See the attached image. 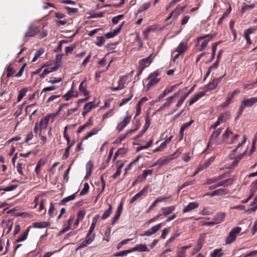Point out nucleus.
Here are the masks:
<instances>
[{"instance_id": "09e8293b", "label": "nucleus", "mask_w": 257, "mask_h": 257, "mask_svg": "<svg viewBox=\"0 0 257 257\" xmlns=\"http://www.w3.org/2000/svg\"><path fill=\"white\" fill-rule=\"evenodd\" d=\"M215 159L214 156H212L208 158L206 161H205L203 164L204 165L205 167L207 168L212 162L214 161Z\"/></svg>"}, {"instance_id": "f257e3e1", "label": "nucleus", "mask_w": 257, "mask_h": 257, "mask_svg": "<svg viewBox=\"0 0 257 257\" xmlns=\"http://www.w3.org/2000/svg\"><path fill=\"white\" fill-rule=\"evenodd\" d=\"M242 228L240 227L237 226L233 228L229 232L227 237L225 239V243L226 244H230L236 239L237 234L240 232Z\"/></svg>"}, {"instance_id": "864d4df0", "label": "nucleus", "mask_w": 257, "mask_h": 257, "mask_svg": "<svg viewBox=\"0 0 257 257\" xmlns=\"http://www.w3.org/2000/svg\"><path fill=\"white\" fill-rule=\"evenodd\" d=\"M123 17L124 16L123 15H119L116 16V17H113L111 20L112 23L114 24H117L119 21L121 20L122 18H123Z\"/></svg>"}, {"instance_id": "13d9d810", "label": "nucleus", "mask_w": 257, "mask_h": 257, "mask_svg": "<svg viewBox=\"0 0 257 257\" xmlns=\"http://www.w3.org/2000/svg\"><path fill=\"white\" fill-rule=\"evenodd\" d=\"M194 122L193 119L191 120L190 121L186 123H184L181 126V128L182 130H185L188 127H189Z\"/></svg>"}, {"instance_id": "9d476101", "label": "nucleus", "mask_w": 257, "mask_h": 257, "mask_svg": "<svg viewBox=\"0 0 257 257\" xmlns=\"http://www.w3.org/2000/svg\"><path fill=\"white\" fill-rule=\"evenodd\" d=\"M242 104L246 107H251L256 102H257V97H251L247 99H244L241 101Z\"/></svg>"}, {"instance_id": "bb28decb", "label": "nucleus", "mask_w": 257, "mask_h": 257, "mask_svg": "<svg viewBox=\"0 0 257 257\" xmlns=\"http://www.w3.org/2000/svg\"><path fill=\"white\" fill-rule=\"evenodd\" d=\"M57 69H58V67L56 66H54V67L49 68L45 69L43 71L42 73L40 75V77L44 78L46 75L48 74L49 73H50L52 72L56 71L57 70Z\"/></svg>"}, {"instance_id": "a18cd8bd", "label": "nucleus", "mask_w": 257, "mask_h": 257, "mask_svg": "<svg viewBox=\"0 0 257 257\" xmlns=\"http://www.w3.org/2000/svg\"><path fill=\"white\" fill-rule=\"evenodd\" d=\"M207 39L205 40L201 44V47L199 49V51H201L205 49L206 46L208 45V42L212 39H210V38H207Z\"/></svg>"}, {"instance_id": "de8ad7c7", "label": "nucleus", "mask_w": 257, "mask_h": 257, "mask_svg": "<svg viewBox=\"0 0 257 257\" xmlns=\"http://www.w3.org/2000/svg\"><path fill=\"white\" fill-rule=\"evenodd\" d=\"M167 144H166L165 143H162L160 145L157 147V148H156L155 150H154L153 152H159V151H161L164 149H165L166 148H167Z\"/></svg>"}, {"instance_id": "5fc2aeb1", "label": "nucleus", "mask_w": 257, "mask_h": 257, "mask_svg": "<svg viewBox=\"0 0 257 257\" xmlns=\"http://www.w3.org/2000/svg\"><path fill=\"white\" fill-rule=\"evenodd\" d=\"M125 151L124 148H120L115 153L114 155L113 159H115L116 157L119 155H123L125 154Z\"/></svg>"}, {"instance_id": "0eeeda50", "label": "nucleus", "mask_w": 257, "mask_h": 257, "mask_svg": "<svg viewBox=\"0 0 257 257\" xmlns=\"http://www.w3.org/2000/svg\"><path fill=\"white\" fill-rule=\"evenodd\" d=\"M161 226V223L158 224L156 225L153 226L151 228L145 231L144 233L142 235V236H151L156 232H157Z\"/></svg>"}, {"instance_id": "ea45409f", "label": "nucleus", "mask_w": 257, "mask_h": 257, "mask_svg": "<svg viewBox=\"0 0 257 257\" xmlns=\"http://www.w3.org/2000/svg\"><path fill=\"white\" fill-rule=\"evenodd\" d=\"M44 52V50L43 48L39 49L35 54L34 57L33 58L32 62H35L38 58Z\"/></svg>"}, {"instance_id": "72a5a7b5", "label": "nucleus", "mask_w": 257, "mask_h": 257, "mask_svg": "<svg viewBox=\"0 0 257 257\" xmlns=\"http://www.w3.org/2000/svg\"><path fill=\"white\" fill-rule=\"evenodd\" d=\"M233 98V97L232 96V95H230L229 93H228L226 101L222 103L220 105V106L222 108L227 107L230 104Z\"/></svg>"}, {"instance_id": "6e6d98bb", "label": "nucleus", "mask_w": 257, "mask_h": 257, "mask_svg": "<svg viewBox=\"0 0 257 257\" xmlns=\"http://www.w3.org/2000/svg\"><path fill=\"white\" fill-rule=\"evenodd\" d=\"M7 71H8V73L7 74V77H10L13 76V75L15 73V71L11 67V65H9V66L8 67Z\"/></svg>"}, {"instance_id": "c03bdc74", "label": "nucleus", "mask_w": 257, "mask_h": 257, "mask_svg": "<svg viewBox=\"0 0 257 257\" xmlns=\"http://www.w3.org/2000/svg\"><path fill=\"white\" fill-rule=\"evenodd\" d=\"M221 251V249H216L213 250L211 254V257H221L222 255V253H220Z\"/></svg>"}, {"instance_id": "4be33fe9", "label": "nucleus", "mask_w": 257, "mask_h": 257, "mask_svg": "<svg viewBox=\"0 0 257 257\" xmlns=\"http://www.w3.org/2000/svg\"><path fill=\"white\" fill-rule=\"evenodd\" d=\"M185 7H177L172 12V15H173V18H176L181 14H182L185 9Z\"/></svg>"}, {"instance_id": "9b49d317", "label": "nucleus", "mask_w": 257, "mask_h": 257, "mask_svg": "<svg viewBox=\"0 0 257 257\" xmlns=\"http://www.w3.org/2000/svg\"><path fill=\"white\" fill-rule=\"evenodd\" d=\"M199 206V203L197 202H192L186 205L182 210L183 213H186L192 210L196 209Z\"/></svg>"}, {"instance_id": "052dcab7", "label": "nucleus", "mask_w": 257, "mask_h": 257, "mask_svg": "<svg viewBox=\"0 0 257 257\" xmlns=\"http://www.w3.org/2000/svg\"><path fill=\"white\" fill-rule=\"evenodd\" d=\"M55 210L54 205L52 202H51L50 204V207L48 210V214L50 216H53V213H54V211Z\"/></svg>"}, {"instance_id": "a878e982", "label": "nucleus", "mask_w": 257, "mask_h": 257, "mask_svg": "<svg viewBox=\"0 0 257 257\" xmlns=\"http://www.w3.org/2000/svg\"><path fill=\"white\" fill-rule=\"evenodd\" d=\"M31 226H29L22 235V236L19 237L16 241V242H20L25 240L28 235L29 232L30 230Z\"/></svg>"}, {"instance_id": "37998d69", "label": "nucleus", "mask_w": 257, "mask_h": 257, "mask_svg": "<svg viewBox=\"0 0 257 257\" xmlns=\"http://www.w3.org/2000/svg\"><path fill=\"white\" fill-rule=\"evenodd\" d=\"M169 91H167L166 89L163 91V92L161 93L158 98L154 101V102H157L160 101L162 98H163L167 94H168Z\"/></svg>"}, {"instance_id": "f704fd0d", "label": "nucleus", "mask_w": 257, "mask_h": 257, "mask_svg": "<svg viewBox=\"0 0 257 257\" xmlns=\"http://www.w3.org/2000/svg\"><path fill=\"white\" fill-rule=\"evenodd\" d=\"M97 106V105H95L94 104V102L93 101L89 102L88 103H87L85 104L84 106V109L86 110V111H90L92 108H95Z\"/></svg>"}, {"instance_id": "39448f33", "label": "nucleus", "mask_w": 257, "mask_h": 257, "mask_svg": "<svg viewBox=\"0 0 257 257\" xmlns=\"http://www.w3.org/2000/svg\"><path fill=\"white\" fill-rule=\"evenodd\" d=\"M38 33V28L33 25H31L29 27L28 31L25 34L24 37L25 38L34 37Z\"/></svg>"}, {"instance_id": "2eb2a0df", "label": "nucleus", "mask_w": 257, "mask_h": 257, "mask_svg": "<svg viewBox=\"0 0 257 257\" xmlns=\"http://www.w3.org/2000/svg\"><path fill=\"white\" fill-rule=\"evenodd\" d=\"M148 188V186L145 187L141 191L134 196L130 201V203H133L141 196H142L147 192Z\"/></svg>"}, {"instance_id": "f3484780", "label": "nucleus", "mask_w": 257, "mask_h": 257, "mask_svg": "<svg viewBox=\"0 0 257 257\" xmlns=\"http://www.w3.org/2000/svg\"><path fill=\"white\" fill-rule=\"evenodd\" d=\"M188 49V46L186 43L184 42H181L176 48V51L181 54Z\"/></svg>"}, {"instance_id": "4468645a", "label": "nucleus", "mask_w": 257, "mask_h": 257, "mask_svg": "<svg viewBox=\"0 0 257 257\" xmlns=\"http://www.w3.org/2000/svg\"><path fill=\"white\" fill-rule=\"evenodd\" d=\"M225 213L224 212H218L213 217V220L215 223L218 224L222 222L225 217Z\"/></svg>"}, {"instance_id": "6e6552de", "label": "nucleus", "mask_w": 257, "mask_h": 257, "mask_svg": "<svg viewBox=\"0 0 257 257\" xmlns=\"http://www.w3.org/2000/svg\"><path fill=\"white\" fill-rule=\"evenodd\" d=\"M221 128H218L216 130L213 131L210 137V139L209 142L207 144V148L213 142H214L217 137L220 135L222 132Z\"/></svg>"}, {"instance_id": "20e7f679", "label": "nucleus", "mask_w": 257, "mask_h": 257, "mask_svg": "<svg viewBox=\"0 0 257 257\" xmlns=\"http://www.w3.org/2000/svg\"><path fill=\"white\" fill-rule=\"evenodd\" d=\"M152 54H150L148 57L140 60L139 62V68L145 69L146 67H148L152 62L153 60L151 59Z\"/></svg>"}, {"instance_id": "f8f14e48", "label": "nucleus", "mask_w": 257, "mask_h": 257, "mask_svg": "<svg viewBox=\"0 0 257 257\" xmlns=\"http://www.w3.org/2000/svg\"><path fill=\"white\" fill-rule=\"evenodd\" d=\"M150 125V122L149 117L148 115H147L145 118V123L143 126V128L142 129L141 132L136 137V139H139L140 138H141L144 135V134L146 132L147 129L149 128Z\"/></svg>"}, {"instance_id": "8fccbe9b", "label": "nucleus", "mask_w": 257, "mask_h": 257, "mask_svg": "<svg viewBox=\"0 0 257 257\" xmlns=\"http://www.w3.org/2000/svg\"><path fill=\"white\" fill-rule=\"evenodd\" d=\"M133 97V94H131L130 96L128 98H123L121 99L120 102L119 104V106H122V105L126 104Z\"/></svg>"}, {"instance_id": "e2e57ef3", "label": "nucleus", "mask_w": 257, "mask_h": 257, "mask_svg": "<svg viewBox=\"0 0 257 257\" xmlns=\"http://www.w3.org/2000/svg\"><path fill=\"white\" fill-rule=\"evenodd\" d=\"M152 170H144L143 173V177L144 179H145L147 176L152 175Z\"/></svg>"}, {"instance_id": "bf43d9fd", "label": "nucleus", "mask_w": 257, "mask_h": 257, "mask_svg": "<svg viewBox=\"0 0 257 257\" xmlns=\"http://www.w3.org/2000/svg\"><path fill=\"white\" fill-rule=\"evenodd\" d=\"M103 16V12H101L98 13H93L91 14V15L89 17V19L91 18H101Z\"/></svg>"}, {"instance_id": "aec40b11", "label": "nucleus", "mask_w": 257, "mask_h": 257, "mask_svg": "<svg viewBox=\"0 0 257 257\" xmlns=\"http://www.w3.org/2000/svg\"><path fill=\"white\" fill-rule=\"evenodd\" d=\"M205 95V92H200L193 95V96L190 99L189 101V105H191L194 103L196 102L200 97Z\"/></svg>"}, {"instance_id": "a211bd4d", "label": "nucleus", "mask_w": 257, "mask_h": 257, "mask_svg": "<svg viewBox=\"0 0 257 257\" xmlns=\"http://www.w3.org/2000/svg\"><path fill=\"white\" fill-rule=\"evenodd\" d=\"M50 225V223L47 221L37 222L33 223L32 226L34 228H43L47 227Z\"/></svg>"}, {"instance_id": "f03ea898", "label": "nucleus", "mask_w": 257, "mask_h": 257, "mask_svg": "<svg viewBox=\"0 0 257 257\" xmlns=\"http://www.w3.org/2000/svg\"><path fill=\"white\" fill-rule=\"evenodd\" d=\"M176 154V152L174 153V154L167 156H164L160 158H159L153 165L152 166H155L157 165H158L160 167H162L163 166H165L167 165L168 163H169V162L175 159V155Z\"/></svg>"}, {"instance_id": "69168bd1", "label": "nucleus", "mask_w": 257, "mask_h": 257, "mask_svg": "<svg viewBox=\"0 0 257 257\" xmlns=\"http://www.w3.org/2000/svg\"><path fill=\"white\" fill-rule=\"evenodd\" d=\"M17 187H18L17 185H10V186H9L7 187L3 188L2 190L6 192L11 191L15 190Z\"/></svg>"}, {"instance_id": "ddd939ff", "label": "nucleus", "mask_w": 257, "mask_h": 257, "mask_svg": "<svg viewBox=\"0 0 257 257\" xmlns=\"http://www.w3.org/2000/svg\"><path fill=\"white\" fill-rule=\"evenodd\" d=\"M132 251H139V252H143V251H149V249L147 246L146 244H141L138 245H137L133 248H131Z\"/></svg>"}, {"instance_id": "58836bf2", "label": "nucleus", "mask_w": 257, "mask_h": 257, "mask_svg": "<svg viewBox=\"0 0 257 257\" xmlns=\"http://www.w3.org/2000/svg\"><path fill=\"white\" fill-rule=\"evenodd\" d=\"M131 248L130 249L121 251L118 252H116L114 254L115 256H126L128 253L132 252Z\"/></svg>"}, {"instance_id": "4d7b16f0", "label": "nucleus", "mask_w": 257, "mask_h": 257, "mask_svg": "<svg viewBox=\"0 0 257 257\" xmlns=\"http://www.w3.org/2000/svg\"><path fill=\"white\" fill-rule=\"evenodd\" d=\"M65 9L67 11L68 14L76 13L78 12V9L75 8H70L69 7H65Z\"/></svg>"}, {"instance_id": "a19ab883", "label": "nucleus", "mask_w": 257, "mask_h": 257, "mask_svg": "<svg viewBox=\"0 0 257 257\" xmlns=\"http://www.w3.org/2000/svg\"><path fill=\"white\" fill-rule=\"evenodd\" d=\"M105 41V39L103 36L97 37V41L95 43V44L97 46L101 47L104 44Z\"/></svg>"}, {"instance_id": "49530a36", "label": "nucleus", "mask_w": 257, "mask_h": 257, "mask_svg": "<svg viewBox=\"0 0 257 257\" xmlns=\"http://www.w3.org/2000/svg\"><path fill=\"white\" fill-rule=\"evenodd\" d=\"M232 133L230 131L228 128L226 130L225 132L223 134L222 137L223 141H225L226 139H228L229 135H232Z\"/></svg>"}, {"instance_id": "c756f323", "label": "nucleus", "mask_w": 257, "mask_h": 257, "mask_svg": "<svg viewBox=\"0 0 257 257\" xmlns=\"http://www.w3.org/2000/svg\"><path fill=\"white\" fill-rule=\"evenodd\" d=\"M76 197L75 193L63 198L60 202L61 205H64L67 202L73 200Z\"/></svg>"}, {"instance_id": "cd10ccee", "label": "nucleus", "mask_w": 257, "mask_h": 257, "mask_svg": "<svg viewBox=\"0 0 257 257\" xmlns=\"http://www.w3.org/2000/svg\"><path fill=\"white\" fill-rule=\"evenodd\" d=\"M95 237V233H92V231H88L85 240L88 242L89 243L91 244L94 240Z\"/></svg>"}, {"instance_id": "dca6fc26", "label": "nucleus", "mask_w": 257, "mask_h": 257, "mask_svg": "<svg viewBox=\"0 0 257 257\" xmlns=\"http://www.w3.org/2000/svg\"><path fill=\"white\" fill-rule=\"evenodd\" d=\"M172 103L171 101V97H168L166 99V101L164 104L161 106L157 110L156 112H159L164 110L165 109L168 108Z\"/></svg>"}, {"instance_id": "412c9836", "label": "nucleus", "mask_w": 257, "mask_h": 257, "mask_svg": "<svg viewBox=\"0 0 257 257\" xmlns=\"http://www.w3.org/2000/svg\"><path fill=\"white\" fill-rule=\"evenodd\" d=\"M74 218H75L74 215H71L70 216V217L69 218V219L67 221V222H68L67 226L66 227H65V228L63 229L62 230H61L59 233V235H62L63 233H65L66 231L68 230L71 228L72 222L74 220Z\"/></svg>"}, {"instance_id": "b1692460", "label": "nucleus", "mask_w": 257, "mask_h": 257, "mask_svg": "<svg viewBox=\"0 0 257 257\" xmlns=\"http://www.w3.org/2000/svg\"><path fill=\"white\" fill-rule=\"evenodd\" d=\"M218 84L217 80L213 79L211 82L205 86V90L206 91L213 90L217 87Z\"/></svg>"}, {"instance_id": "e433bc0d", "label": "nucleus", "mask_w": 257, "mask_h": 257, "mask_svg": "<svg viewBox=\"0 0 257 257\" xmlns=\"http://www.w3.org/2000/svg\"><path fill=\"white\" fill-rule=\"evenodd\" d=\"M216 195H225L229 193V191L228 189H218L216 190H215Z\"/></svg>"}, {"instance_id": "774afa93", "label": "nucleus", "mask_w": 257, "mask_h": 257, "mask_svg": "<svg viewBox=\"0 0 257 257\" xmlns=\"http://www.w3.org/2000/svg\"><path fill=\"white\" fill-rule=\"evenodd\" d=\"M185 251H184V250H182L181 248L179 249L177 251L176 257H185Z\"/></svg>"}, {"instance_id": "6ab92c4d", "label": "nucleus", "mask_w": 257, "mask_h": 257, "mask_svg": "<svg viewBox=\"0 0 257 257\" xmlns=\"http://www.w3.org/2000/svg\"><path fill=\"white\" fill-rule=\"evenodd\" d=\"M176 208L175 206H170L166 207H163L161 208L162 211V215L164 216H167L171 214L173 211L175 210Z\"/></svg>"}, {"instance_id": "423d86ee", "label": "nucleus", "mask_w": 257, "mask_h": 257, "mask_svg": "<svg viewBox=\"0 0 257 257\" xmlns=\"http://www.w3.org/2000/svg\"><path fill=\"white\" fill-rule=\"evenodd\" d=\"M131 116L130 115H126L124 119L120 122L116 126L117 130L120 132L123 130V129L126 126V125L130 122Z\"/></svg>"}, {"instance_id": "473e14b6", "label": "nucleus", "mask_w": 257, "mask_h": 257, "mask_svg": "<svg viewBox=\"0 0 257 257\" xmlns=\"http://www.w3.org/2000/svg\"><path fill=\"white\" fill-rule=\"evenodd\" d=\"M148 79L150 80L149 83L147 84V86L148 88H150L153 86L154 85L157 84L160 80V78L155 77H152Z\"/></svg>"}, {"instance_id": "0e129e2a", "label": "nucleus", "mask_w": 257, "mask_h": 257, "mask_svg": "<svg viewBox=\"0 0 257 257\" xmlns=\"http://www.w3.org/2000/svg\"><path fill=\"white\" fill-rule=\"evenodd\" d=\"M89 244H90V243L84 240L78 245V246L76 248V250H78L80 249L84 248Z\"/></svg>"}, {"instance_id": "5701e85b", "label": "nucleus", "mask_w": 257, "mask_h": 257, "mask_svg": "<svg viewBox=\"0 0 257 257\" xmlns=\"http://www.w3.org/2000/svg\"><path fill=\"white\" fill-rule=\"evenodd\" d=\"M50 115H47L44 118H43L41 119L39 123L40 130H42V128H45L47 127Z\"/></svg>"}, {"instance_id": "3c124183", "label": "nucleus", "mask_w": 257, "mask_h": 257, "mask_svg": "<svg viewBox=\"0 0 257 257\" xmlns=\"http://www.w3.org/2000/svg\"><path fill=\"white\" fill-rule=\"evenodd\" d=\"M245 108V107L244 106H243L242 104V103H241L239 107V109H238V111L237 112V116L235 117V120L238 119L240 117V116L241 115V114L243 111V110Z\"/></svg>"}, {"instance_id": "2f4dec72", "label": "nucleus", "mask_w": 257, "mask_h": 257, "mask_svg": "<svg viewBox=\"0 0 257 257\" xmlns=\"http://www.w3.org/2000/svg\"><path fill=\"white\" fill-rule=\"evenodd\" d=\"M99 217H100V216L98 214L95 215L93 217V218L92 219V222L91 223V226H90L88 231L93 232V231L95 227L96 223H97Z\"/></svg>"}, {"instance_id": "680f3d73", "label": "nucleus", "mask_w": 257, "mask_h": 257, "mask_svg": "<svg viewBox=\"0 0 257 257\" xmlns=\"http://www.w3.org/2000/svg\"><path fill=\"white\" fill-rule=\"evenodd\" d=\"M73 89L72 88L70 91H69L63 95V97L65 98L66 100H68L69 99H70V98L73 96Z\"/></svg>"}, {"instance_id": "7c9ffc66", "label": "nucleus", "mask_w": 257, "mask_h": 257, "mask_svg": "<svg viewBox=\"0 0 257 257\" xmlns=\"http://www.w3.org/2000/svg\"><path fill=\"white\" fill-rule=\"evenodd\" d=\"M151 3H146L142 5H141L140 8L138 9L137 12L138 14H140L142 13L143 11L148 10L151 7Z\"/></svg>"}, {"instance_id": "393cba45", "label": "nucleus", "mask_w": 257, "mask_h": 257, "mask_svg": "<svg viewBox=\"0 0 257 257\" xmlns=\"http://www.w3.org/2000/svg\"><path fill=\"white\" fill-rule=\"evenodd\" d=\"M86 81V80L85 79L80 83L79 86V90L84 94V96H88L89 95V93L87 91L86 86L84 85Z\"/></svg>"}, {"instance_id": "7ed1b4c3", "label": "nucleus", "mask_w": 257, "mask_h": 257, "mask_svg": "<svg viewBox=\"0 0 257 257\" xmlns=\"http://www.w3.org/2000/svg\"><path fill=\"white\" fill-rule=\"evenodd\" d=\"M236 180L235 177H233L230 178H228L225 180H224L222 181H220L217 183L216 184H215L214 185L210 186L209 187V190L214 189L217 187H220V186H224L226 187L229 185H231L233 183V182Z\"/></svg>"}, {"instance_id": "c85d7f7f", "label": "nucleus", "mask_w": 257, "mask_h": 257, "mask_svg": "<svg viewBox=\"0 0 257 257\" xmlns=\"http://www.w3.org/2000/svg\"><path fill=\"white\" fill-rule=\"evenodd\" d=\"M220 41L215 42L212 44V54H211V57L210 58V61H212L214 59L215 55L217 49V46L220 43Z\"/></svg>"}, {"instance_id": "1a4fd4ad", "label": "nucleus", "mask_w": 257, "mask_h": 257, "mask_svg": "<svg viewBox=\"0 0 257 257\" xmlns=\"http://www.w3.org/2000/svg\"><path fill=\"white\" fill-rule=\"evenodd\" d=\"M205 239L204 234H201L197 240V246L194 248L192 252L193 254H196L198 251H199L200 249L202 248L203 245V242Z\"/></svg>"}, {"instance_id": "603ef678", "label": "nucleus", "mask_w": 257, "mask_h": 257, "mask_svg": "<svg viewBox=\"0 0 257 257\" xmlns=\"http://www.w3.org/2000/svg\"><path fill=\"white\" fill-rule=\"evenodd\" d=\"M127 137V134H124L120 136L117 138L115 141L113 142L114 144H120L123 140H124Z\"/></svg>"}, {"instance_id": "338daca9", "label": "nucleus", "mask_w": 257, "mask_h": 257, "mask_svg": "<svg viewBox=\"0 0 257 257\" xmlns=\"http://www.w3.org/2000/svg\"><path fill=\"white\" fill-rule=\"evenodd\" d=\"M85 212L84 210H80L79 211H78V213H77V218L78 219V220H82L84 216H85Z\"/></svg>"}, {"instance_id": "c9c22d12", "label": "nucleus", "mask_w": 257, "mask_h": 257, "mask_svg": "<svg viewBox=\"0 0 257 257\" xmlns=\"http://www.w3.org/2000/svg\"><path fill=\"white\" fill-rule=\"evenodd\" d=\"M112 212L111 205L109 204V208L106 210L102 215L101 219H105L107 218Z\"/></svg>"}, {"instance_id": "79ce46f5", "label": "nucleus", "mask_w": 257, "mask_h": 257, "mask_svg": "<svg viewBox=\"0 0 257 257\" xmlns=\"http://www.w3.org/2000/svg\"><path fill=\"white\" fill-rule=\"evenodd\" d=\"M45 164V162L44 161H43L42 160H40L39 162H38L36 168H35V172L38 174L40 173V168L41 166L44 165Z\"/></svg>"}, {"instance_id": "4c0bfd02", "label": "nucleus", "mask_w": 257, "mask_h": 257, "mask_svg": "<svg viewBox=\"0 0 257 257\" xmlns=\"http://www.w3.org/2000/svg\"><path fill=\"white\" fill-rule=\"evenodd\" d=\"M89 186L88 184L87 183H84L83 188L80 192V195L83 196L86 194L89 191Z\"/></svg>"}]
</instances>
